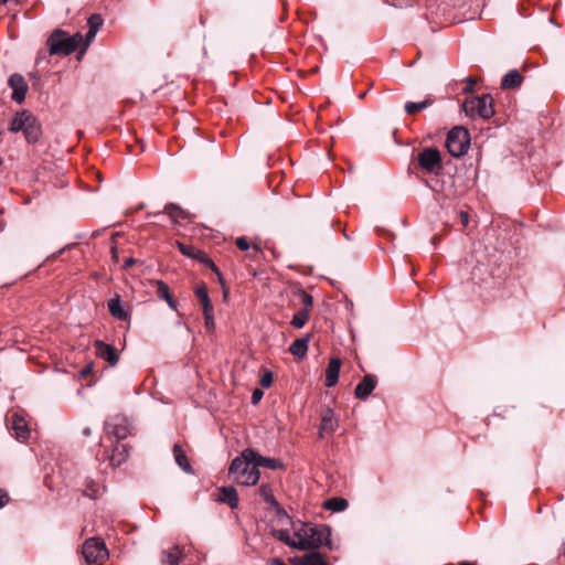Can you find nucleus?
<instances>
[{
    "mask_svg": "<svg viewBox=\"0 0 565 565\" xmlns=\"http://www.w3.org/2000/svg\"><path fill=\"white\" fill-rule=\"evenodd\" d=\"M178 246L183 255L201 260L202 263L209 265L215 273L220 275L217 267L213 264L211 259L206 257V255L203 252L196 249L192 245H186L183 243H178Z\"/></svg>",
    "mask_w": 565,
    "mask_h": 565,
    "instance_id": "obj_15",
    "label": "nucleus"
},
{
    "mask_svg": "<svg viewBox=\"0 0 565 565\" xmlns=\"http://www.w3.org/2000/svg\"><path fill=\"white\" fill-rule=\"evenodd\" d=\"M262 250L257 245H253V253L250 254L252 257H256L257 254H259Z\"/></svg>",
    "mask_w": 565,
    "mask_h": 565,
    "instance_id": "obj_46",
    "label": "nucleus"
},
{
    "mask_svg": "<svg viewBox=\"0 0 565 565\" xmlns=\"http://www.w3.org/2000/svg\"><path fill=\"white\" fill-rule=\"evenodd\" d=\"M108 310L110 315L118 320L126 321L129 318V315L127 310L124 309L118 295L108 301Z\"/></svg>",
    "mask_w": 565,
    "mask_h": 565,
    "instance_id": "obj_20",
    "label": "nucleus"
},
{
    "mask_svg": "<svg viewBox=\"0 0 565 565\" xmlns=\"http://www.w3.org/2000/svg\"><path fill=\"white\" fill-rule=\"evenodd\" d=\"M92 371H93V365L88 364L84 369H82L81 375L82 376H87V375H89L92 373Z\"/></svg>",
    "mask_w": 565,
    "mask_h": 565,
    "instance_id": "obj_44",
    "label": "nucleus"
},
{
    "mask_svg": "<svg viewBox=\"0 0 565 565\" xmlns=\"http://www.w3.org/2000/svg\"><path fill=\"white\" fill-rule=\"evenodd\" d=\"M255 463V450L244 449L232 460L228 467L230 478L239 486H255L260 478V472Z\"/></svg>",
    "mask_w": 565,
    "mask_h": 565,
    "instance_id": "obj_1",
    "label": "nucleus"
},
{
    "mask_svg": "<svg viewBox=\"0 0 565 565\" xmlns=\"http://www.w3.org/2000/svg\"><path fill=\"white\" fill-rule=\"evenodd\" d=\"M349 503L343 498H331L324 502V508L333 512H342L348 508Z\"/></svg>",
    "mask_w": 565,
    "mask_h": 565,
    "instance_id": "obj_29",
    "label": "nucleus"
},
{
    "mask_svg": "<svg viewBox=\"0 0 565 565\" xmlns=\"http://www.w3.org/2000/svg\"><path fill=\"white\" fill-rule=\"evenodd\" d=\"M270 565H286L280 558H273Z\"/></svg>",
    "mask_w": 565,
    "mask_h": 565,
    "instance_id": "obj_47",
    "label": "nucleus"
},
{
    "mask_svg": "<svg viewBox=\"0 0 565 565\" xmlns=\"http://www.w3.org/2000/svg\"><path fill=\"white\" fill-rule=\"evenodd\" d=\"M273 383V374L271 372H266L260 379V385L263 387H269Z\"/></svg>",
    "mask_w": 565,
    "mask_h": 565,
    "instance_id": "obj_37",
    "label": "nucleus"
},
{
    "mask_svg": "<svg viewBox=\"0 0 565 565\" xmlns=\"http://www.w3.org/2000/svg\"><path fill=\"white\" fill-rule=\"evenodd\" d=\"M173 456H174L175 462L183 471H185L188 473L191 472V467L188 461L186 455H185L184 450L181 448V446L178 444H175L173 446Z\"/></svg>",
    "mask_w": 565,
    "mask_h": 565,
    "instance_id": "obj_28",
    "label": "nucleus"
},
{
    "mask_svg": "<svg viewBox=\"0 0 565 565\" xmlns=\"http://www.w3.org/2000/svg\"><path fill=\"white\" fill-rule=\"evenodd\" d=\"M195 296L199 299L200 303L201 302H206L210 299L209 292H207V288H206L205 284L202 282V284L196 286V288H195Z\"/></svg>",
    "mask_w": 565,
    "mask_h": 565,
    "instance_id": "obj_34",
    "label": "nucleus"
},
{
    "mask_svg": "<svg viewBox=\"0 0 565 565\" xmlns=\"http://www.w3.org/2000/svg\"><path fill=\"white\" fill-rule=\"evenodd\" d=\"M431 104V102L429 99H425L420 103H413V102H407L405 104V111L408 114V115H415L417 114L418 111L427 108L429 105Z\"/></svg>",
    "mask_w": 565,
    "mask_h": 565,
    "instance_id": "obj_30",
    "label": "nucleus"
},
{
    "mask_svg": "<svg viewBox=\"0 0 565 565\" xmlns=\"http://www.w3.org/2000/svg\"><path fill=\"white\" fill-rule=\"evenodd\" d=\"M83 36L81 33H76L73 36H66L62 31H55L49 39L50 53L54 54H71L74 52L81 42Z\"/></svg>",
    "mask_w": 565,
    "mask_h": 565,
    "instance_id": "obj_4",
    "label": "nucleus"
},
{
    "mask_svg": "<svg viewBox=\"0 0 565 565\" xmlns=\"http://www.w3.org/2000/svg\"><path fill=\"white\" fill-rule=\"evenodd\" d=\"M341 367V360L339 358H332L328 364L326 370V386L332 387L337 384L339 380Z\"/></svg>",
    "mask_w": 565,
    "mask_h": 565,
    "instance_id": "obj_17",
    "label": "nucleus"
},
{
    "mask_svg": "<svg viewBox=\"0 0 565 565\" xmlns=\"http://www.w3.org/2000/svg\"><path fill=\"white\" fill-rule=\"evenodd\" d=\"M235 244H236L237 248L241 250H248L250 248L249 242L247 241L246 237H243V236L237 237L235 241Z\"/></svg>",
    "mask_w": 565,
    "mask_h": 565,
    "instance_id": "obj_35",
    "label": "nucleus"
},
{
    "mask_svg": "<svg viewBox=\"0 0 565 565\" xmlns=\"http://www.w3.org/2000/svg\"><path fill=\"white\" fill-rule=\"evenodd\" d=\"M323 565H328V563L323 564Z\"/></svg>",
    "mask_w": 565,
    "mask_h": 565,
    "instance_id": "obj_53",
    "label": "nucleus"
},
{
    "mask_svg": "<svg viewBox=\"0 0 565 565\" xmlns=\"http://www.w3.org/2000/svg\"><path fill=\"white\" fill-rule=\"evenodd\" d=\"M110 462H111V465H119L120 463V461L115 462V457L114 456L110 457Z\"/></svg>",
    "mask_w": 565,
    "mask_h": 565,
    "instance_id": "obj_48",
    "label": "nucleus"
},
{
    "mask_svg": "<svg viewBox=\"0 0 565 565\" xmlns=\"http://www.w3.org/2000/svg\"><path fill=\"white\" fill-rule=\"evenodd\" d=\"M294 536L297 539L298 550L318 548L321 545H330V530L326 525H312L309 523H292Z\"/></svg>",
    "mask_w": 565,
    "mask_h": 565,
    "instance_id": "obj_2",
    "label": "nucleus"
},
{
    "mask_svg": "<svg viewBox=\"0 0 565 565\" xmlns=\"http://www.w3.org/2000/svg\"><path fill=\"white\" fill-rule=\"evenodd\" d=\"M182 557V552L179 546H172L162 553L163 565H179Z\"/></svg>",
    "mask_w": 565,
    "mask_h": 565,
    "instance_id": "obj_24",
    "label": "nucleus"
},
{
    "mask_svg": "<svg viewBox=\"0 0 565 565\" xmlns=\"http://www.w3.org/2000/svg\"><path fill=\"white\" fill-rule=\"evenodd\" d=\"M311 334H307L303 338L296 339L289 347V352L297 359H302L308 351V344Z\"/></svg>",
    "mask_w": 565,
    "mask_h": 565,
    "instance_id": "obj_19",
    "label": "nucleus"
},
{
    "mask_svg": "<svg viewBox=\"0 0 565 565\" xmlns=\"http://www.w3.org/2000/svg\"><path fill=\"white\" fill-rule=\"evenodd\" d=\"M166 301L172 310H177L178 303L171 296L168 299H166Z\"/></svg>",
    "mask_w": 565,
    "mask_h": 565,
    "instance_id": "obj_45",
    "label": "nucleus"
},
{
    "mask_svg": "<svg viewBox=\"0 0 565 565\" xmlns=\"http://www.w3.org/2000/svg\"><path fill=\"white\" fill-rule=\"evenodd\" d=\"M327 562L318 552H310L306 554V565H323Z\"/></svg>",
    "mask_w": 565,
    "mask_h": 565,
    "instance_id": "obj_32",
    "label": "nucleus"
},
{
    "mask_svg": "<svg viewBox=\"0 0 565 565\" xmlns=\"http://www.w3.org/2000/svg\"><path fill=\"white\" fill-rule=\"evenodd\" d=\"M273 536L286 545L298 550L297 539L290 535L289 530H273Z\"/></svg>",
    "mask_w": 565,
    "mask_h": 565,
    "instance_id": "obj_27",
    "label": "nucleus"
},
{
    "mask_svg": "<svg viewBox=\"0 0 565 565\" xmlns=\"http://www.w3.org/2000/svg\"><path fill=\"white\" fill-rule=\"evenodd\" d=\"M469 146L470 136L466 128L455 127L448 132L446 147L452 157L459 158L463 156L468 151Z\"/></svg>",
    "mask_w": 565,
    "mask_h": 565,
    "instance_id": "obj_6",
    "label": "nucleus"
},
{
    "mask_svg": "<svg viewBox=\"0 0 565 565\" xmlns=\"http://www.w3.org/2000/svg\"><path fill=\"white\" fill-rule=\"evenodd\" d=\"M418 167L426 173L438 174L443 169L441 153L436 148H424L417 154Z\"/></svg>",
    "mask_w": 565,
    "mask_h": 565,
    "instance_id": "obj_7",
    "label": "nucleus"
},
{
    "mask_svg": "<svg viewBox=\"0 0 565 565\" xmlns=\"http://www.w3.org/2000/svg\"><path fill=\"white\" fill-rule=\"evenodd\" d=\"M216 501L220 503H226L231 509L238 507V494L234 487H222L217 490Z\"/></svg>",
    "mask_w": 565,
    "mask_h": 565,
    "instance_id": "obj_16",
    "label": "nucleus"
},
{
    "mask_svg": "<svg viewBox=\"0 0 565 565\" xmlns=\"http://www.w3.org/2000/svg\"><path fill=\"white\" fill-rule=\"evenodd\" d=\"M377 384V380L372 374H366L362 381L355 386L354 395L359 399H366Z\"/></svg>",
    "mask_w": 565,
    "mask_h": 565,
    "instance_id": "obj_14",
    "label": "nucleus"
},
{
    "mask_svg": "<svg viewBox=\"0 0 565 565\" xmlns=\"http://www.w3.org/2000/svg\"><path fill=\"white\" fill-rule=\"evenodd\" d=\"M204 322L207 330H213L215 327L214 316H204Z\"/></svg>",
    "mask_w": 565,
    "mask_h": 565,
    "instance_id": "obj_40",
    "label": "nucleus"
},
{
    "mask_svg": "<svg viewBox=\"0 0 565 565\" xmlns=\"http://www.w3.org/2000/svg\"><path fill=\"white\" fill-rule=\"evenodd\" d=\"M294 565H306V554L302 556H296L291 559Z\"/></svg>",
    "mask_w": 565,
    "mask_h": 565,
    "instance_id": "obj_42",
    "label": "nucleus"
},
{
    "mask_svg": "<svg viewBox=\"0 0 565 565\" xmlns=\"http://www.w3.org/2000/svg\"><path fill=\"white\" fill-rule=\"evenodd\" d=\"M106 433L117 440L125 439L130 434L129 424L124 417H114L106 423Z\"/></svg>",
    "mask_w": 565,
    "mask_h": 565,
    "instance_id": "obj_10",
    "label": "nucleus"
},
{
    "mask_svg": "<svg viewBox=\"0 0 565 565\" xmlns=\"http://www.w3.org/2000/svg\"><path fill=\"white\" fill-rule=\"evenodd\" d=\"M9 425L14 431L17 439L25 440L30 436L26 420L19 413H13L9 419Z\"/></svg>",
    "mask_w": 565,
    "mask_h": 565,
    "instance_id": "obj_13",
    "label": "nucleus"
},
{
    "mask_svg": "<svg viewBox=\"0 0 565 565\" xmlns=\"http://www.w3.org/2000/svg\"><path fill=\"white\" fill-rule=\"evenodd\" d=\"M459 565H475V564L469 563V562H462V563H460Z\"/></svg>",
    "mask_w": 565,
    "mask_h": 565,
    "instance_id": "obj_50",
    "label": "nucleus"
},
{
    "mask_svg": "<svg viewBox=\"0 0 565 565\" xmlns=\"http://www.w3.org/2000/svg\"><path fill=\"white\" fill-rule=\"evenodd\" d=\"M296 296L299 298L300 303L302 306L301 309H299L292 317L291 326L301 329L305 327L307 321L310 318V312L313 307V298L311 295L306 292L305 290L300 289L296 292Z\"/></svg>",
    "mask_w": 565,
    "mask_h": 565,
    "instance_id": "obj_9",
    "label": "nucleus"
},
{
    "mask_svg": "<svg viewBox=\"0 0 565 565\" xmlns=\"http://www.w3.org/2000/svg\"><path fill=\"white\" fill-rule=\"evenodd\" d=\"M255 461H256L255 465L257 466L258 470H259V467H265L270 470H277L282 467V463L280 460L275 459V458L264 457L256 451H255Z\"/></svg>",
    "mask_w": 565,
    "mask_h": 565,
    "instance_id": "obj_25",
    "label": "nucleus"
},
{
    "mask_svg": "<svg viewBox=\"0 0 565 565\" xmlns=\"http://www.w3.org/2000/svg\"><path fill=\"white\" fill-rule=\"evenodd\" d=\"M83 494L90 499H96L99 494L98 484H96L94 480L86 479L84 483Z\"/></svg>",
    "mask_w": 565,
    "mask_h": 565,
    "instance_id": "obj_31",
    "label": "nucleus"
},
{
    "mask_svg": "<svg viewBox=\"0 0 565 565\" xmlns=\"http://www.w3.org/2000/svg\"><path fill=\"white\" fill-rule=\"evenodd\" d=\"M203 316H214L213 306L211 302V299H209L206 302H201Z\"/></svg>",
    "mask_w": 565,
    "mask_h": 565,
    "instance_id": "obj_36",
    "label": "nucleus"
},
{
    "mask_svg": "<svg viewBox=\"0 0 565 565\" xmlns=\"http://www.w3.org/2000/svg\"><path fill=\"white\" fill-rule=\"evenodd\" d=\"M87 24L89 30L86 34V41L90 42L103 25V18L99 14H92L87 20Z\"/></svg>",
    "mask_w": 565,
    "mask_h": 565,
    "instance_id": "obj_26",
    "label": "nucleus"
},
{
    "mask_svg": "<svg viewBox=\"0 0 565 565\" xmlns=\"http://www.w3.org/2000/svg\"><path fill=\"white\" fill-rule=\"evenodd\" d=\"M492 102V97L489 94H483L466 100L462 104V109L470 118L480 117L482 119H489L494 114Z\"/></svg>",
    "mask_w": 565,
    "mask_h": 565,
    "instance_id": "obj_5",
    "label": "nucleus"
},
{
    "mask_svg": "<svg viewBox=\"0 0 565 565\" xmlns=\"http://www.w3.org/2000/svg\"><path fill=\"white\" fill-rule=\"evenodd\" d=\"M9 86L13 89L12 99L21 104L28 90V84L24 77L20 74H12L9 78Z\"/></svg>",
    "mask_w": 565,
    "mask_h": 565,
    "instance_id": "obj_12",
    "label": "nucleus"
},
{
    "mask_svg": "<svg viewBox=\"0 0 565 565\" xmlns=\"http://www.w3.org/2000/svg\"><path fill=\"white\" fill-rule=\"evenodd\" d=\"M84 434H85L86 436H88V435L90 434V430H89L88 428H86V429L84 430Z\"/></svg>",
    "mask_w": 565,
    "mask_h": 565,
    "instance_id": "obj_51",
    "label": "nucleus"
},
{
    "mask_svg": "<svg viewBox=\"0 0 565 565\" xmlns=\"http://www.w3.org/2000/svg\"><path fill=\"white\" fill-rule=\"evenodd\" d=\"M259 497L275 511H281V507L274 495L273 488L269 483H262L258 488Z\"/></svg>",
    "mask_w": 565,
    "mask_h": 565,
    "instance_id": "obj_18",
    "label": "nucleus"
},
{
    "mask_svg": "<svg viewBox=\"0 0 565 565\" xmlns=\"http://www.w3.org/2000/svg\"><path fill=\"white\" fill-rule=\"evenodd\" d=\"M157 285V296L160 298V299H168L171 295H170V290H169V286L161 281V280H158L156 282Z\"/></svg>",
    "mask_w": 565,
    "mask_h": 565,
    "instance_id": "obj_33",
    "label": "nucleus"
},
{
    "mask_svg": "<svg viewBox=\"0 0 565 565\" xmlns=\"http://www.w3.org/2000/svg\"><path fill=\"white\" fill-rule=\"evenodd\" d=\"M9 0H0V3H7Z\"/></svg>",
    "mask_w": 565,
    "mask_h": 565,
    "instance_id": "obj_52",
    "label": "nucleus"
},
{
    "mask_svg": "<svg viewBox=\"0 0 565 565\" xmlns=\"http://www.w3.org/2000/svg\"><path fill=\"white\" fill-rule=\"evenodd\" d=\"M263 397V392L259 388H256L252 394V403L257 404Z\"/></svg>",
    "mask_w": 565,
    "mask_h": 565,
    "instance_id": "obj_41",
    "label": "nucleus"
},
{
    "mask_svg": "<svg viewBox=\"0 0 565 565\" xmlns=\"http://www.w3.org/2000/svg\"><path fill=\"white\" fill-rule=\"evenodd\" d=\"M522 75L516 70H511L501 81V87L504 89L515 88L521 85Z\"/></svg>",
    "mask_w": 565,
    "mask_h": 565,
    "instance_id": "obj_23",
    "label": "nucleus"
},
{
    "mask_svg": "<svg viewBox=\"0 0 565 565\" xmlns=\"http://www.w3.org/2000/svg\"><path fill=\"white\" fill-rule=\"evenodd\" d=\"M164 213L168 214L174 224H179L182 220H186L190 216L188 211L173 203H169L164 206Z\"/></svg>",
    "mask_w": 565,
    "mask_h": 565,
    "instance_id": "obj_22",
    "label": "nucleus"
},
{
    "mask_svg": "<svg viewBox=\"0 0 565 565\" xmlns=\"http://www.w3.org/2000/svg\"><path fill=\"white\" fill-rule=\"evenodd\" d=\"M476 79L472 78V77H467L466 78V86L462 88V92L463 93H471L473 90V86L476 84Z\"/></svg>",
    "mask_w": 565,
    "mask_h": 565,
    "instance_id": "obj_38",
    "label": "nucleus"
},
{
    "mask_svg": "<svg viewBox=\"0 0 565 565\" xmlns=\"http://www.w3.org/2000/svg\"><path fill=\"white\" fill-rule=\"evenodd\" d=\"M9 129L12 132L22 131L25 139L32 143L36 142L41 136V126L29 110L17 113Z\"/></svg>",
    "mask_w": 565,
    "mask_h": 565,
    "instance_id": "obj_3",
    "label": "nucleus"
},
{
    "mask_svg": "<svg viewBox=\"0 0 565 565\" xmlns=\"http://www.w3.org/2000/svg\"><path fill=\"white\" fill-rule=\"evenodd\" d=\"M96 355L107 361L111 366L118 363L119 356L114 345L107 344L100 340L94 343Z\"/></svg>",
    "mask_w": 565,
    "mask_h": 565,
    "instance_id": "obj_11",
    "label": "nucleus"
},
{
    "mask_svg": "<svg viewBox=\"0 0 565 565\" xmlns=\"http://www.w3.org/2000/svg\"><path fill=\"white\" fill-rule=\"evenodd\" d=\"M82 554L87 564H102L108 557V551L103 541L90 537L85 541Z\"/></svg>",
    "mask_w": 565,
    "mask_h": 565,
    "instance_id": "obj_8",
    "label": "nucleus"
},
{
    "mask_svg": "<svg viewBox=\"0 0 565 565\" xmlns=\"http://www.w3.org/2000/svg\"><path fill=\"white\" fill-rule=\"evenodd\" d=\"M9 502V494L3 489H0V509L7 505Z\"/></svg>",
    "mask_w": 565,
    "mask_h": 565,
    "instance_id": "obj_39",
    "label": "nucleus"
},
{
    "mask_svg": "<svg viewBox=\"0 0 565 565\" xmlns=\"http://www.w3.org/2000/svg\"><path fill=\"white\" fill-rule=\"evenodd\" d=\"M460 221L463 226H467L469 224V214L465 211L460 212Z\"/></svg>",
    "mask_w": 565,
    "mask_h": 565,
    "instance_id": "obj_43",
    "label": "nucleus"
},
{
    "mask_svg": "<svg viewBox=\"0 0 565 565\" xmlns=\"http://www.w3.org/2000/svg\"><path fill=\"white\" fill-rule=\"evenodd\" d=\"M134 263V259L129 258L126 260V266H130Z\"/></svg>",
    "mask_w": 565,
    "mask_h": 565,
    "instance_id": "obj_49",
    "label": "nucleus"
},
{
    "mask_svg": "<svg viewBox=\"0 0 565 565\" xmlns=\"http://www.w3.org/2000/svg\"><path fill=\"white\" fill-rule=\"evenodd\" d=\"M337 427L338 422L334 418L333 411L330 408L324 409L321 416L320 434L322 435V433H333Z\"/></svg>",
    "mask_w": 565,
    "mask_h": 565,
    "instance_id": "obj_21",
    "label": "nucleus"
}]
</instances>
